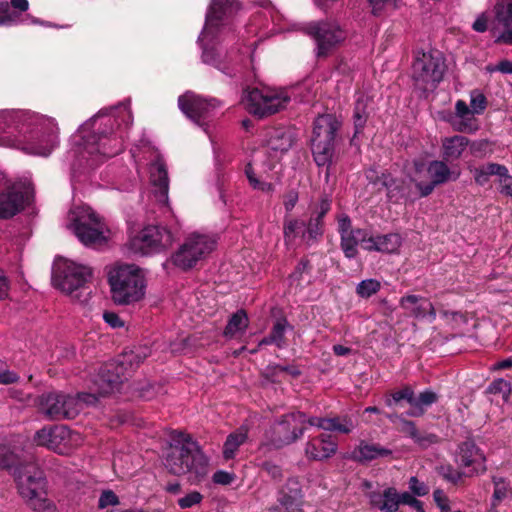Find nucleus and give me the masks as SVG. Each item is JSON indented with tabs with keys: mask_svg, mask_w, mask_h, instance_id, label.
Segmentation results:
<instances>
[{
	"mask_svg": "<svg viewBox=\"0 0 512 512\" xmlns=\"http://www.w3.org/2000/svg\"><path fill=\"white\" fill-rule=\"evenodd\" d=\"M258 5L260 10L251 15L243 31L236 35L234 14L240 8L239 2L211 0L197 39L205 64L233 76L247 62L253 66L261 41L294 28L269 0H259Z\"/></svg>",
	"mask_w": 512,
	"mask_h": 512,
	"instance_id": "obj_1",
	"label": "nucleus"
},
{
	"mask_svg": "<svg viewBox=\"0 0 512 512\" xmlns=\"http://www.w3.org/2000/svg\"><path fill=\"white\" fill-rule=\"evenodd\" d=\"M133 123L131 101L101 109L84 122L71 136L67 160L75 173L80 169H93L123 150V134L114 126L128 128Z\"/></svg>",
	"mask_w": 512,
	"mask_h": 512,
	"instance_id": "obj_2",
	"label": "nucleus"
},
{
	"mask_svg": "<svg viewBox=\"0 0 512 512\" xmlns=\"http://www.w3.org/2000/svg\"><path fill=\"white\" fill-rule=\"evenodd\" d=\"M55 118L31 110H0V147L27 155L48 157L60 144Z\"/></svg>",
	"mask_w": 512,
	"mask_h": 512,
	"instance_id": "obj_3",
	"label": "nucleus"
},
{
	"mask_svg": "<svg viewBox=\"0 0 512 512\" xmlns=\"http://www.w3.org/2000/svg\"><path fill=\"white\" fill-rule=\"evenodd\" d=\"M164 464L174 475H188L192 484L201 482L209 473L208 457L189 434L181 431L171 433Z\"/></svg>",
	"mask_w": 512,
	"mask_h": 512,
	"instance_id": "obj_4",
	"label": "nucleus"
},
{
	"mask_svg": "<svg viewBox=\"0 0 512 512\" xmlns=\"http://www.w3.org/2000/svg\"><path fill=\"white\" fill-rule=\"evenodd\" d=\"M311 80L291 87H270L246 89L242 102L245 109L259 118L267 117L285 109L291 99L304 101L311 94Z\"/></svg>",
	"mask_w": 512,
	"mask_h": 512,
	"instance_id": "obj_5",
	"label": "nucleus"
},
{
	"mask_svg": "<svg viewBox=\"0 0 512 512\" xmlns=\"http://www.w3.org/2000/svg\"><path fill=\"white\" fill-rule=\"evenodd\" d=\"M111 299L120 306L141 302L146 295L145 272L134 264H118L108 272Z\"/></svg>",
	"mask_w": 512,
	"mask_h": 512,
	"instance_id": "obj_6",
	"label": "nucleus"
},
{
	"mask_svg": "<svg viewBox=\"0 0 512 512\" xmlns=\"http://www.w3.org/2000/svg\"><path fill=\"white\" fill-rule=\"evenodd\" d=\"M66 227L85 246L101 245L108 240L106 224L87 205H75L69 210Z\"/></svg>",
	"mask_w": 512,
	"mask_h": 512,
	"instance_id": "obj_7",
	"label": "nucleus"
},
{
	"mask_svg": "<svg viewBox=\"0 0 512 512\" xmlns=\"http://www.w3.org/2000/svg\"><path fill=\"white\" fill-rule=\"evenodd\" d=\"M19 493L35 512H58L56 504L46 496L43 471L35 464H27L14 471Z\"/></svg>",
	"mask_w": 512,
	"mask_h": 512,
	"instance_id": "obj_8",
	"label": "nucleus"
},
{
	"mask_svg": "<svg viewBox=\"0 0 512 512\" xmlns=\"http://www.w3.org/2000/svg\"><path fill=\"white\" fill-rule=\"evenodd\" d=\"M92 276L90 267L69 259L58 258L54 262L52 271L53 286L72 299L84 302L81 296L88 295L86 283Z\"/></svg>",
	"mask_w": 512,
	"mask_h": 512,
	"instance_id": "obj_9",
	"label": "nucleus"
},
{
	"mask_svg": "<svg viewBox=\"0 0 512 512\" xmlns=\"http://www.w3.org/2000/svg\"><path fill=\"white\" fill-rule=\"evenodd\" d=\"M98 401L95 393H79L76 396L62 392L44 393L39 398V410L49 419H72L86 406Z\"/></svg>",
	"mask_w": 512,
	"mask_h": 512,
	"instance_id": "obj_10",
	"label": "nucleus"
},
{
	"mask_svg": "<svg viewBox=\"0 0 512 512\" xmlns=\"http://www.w3.org/2000/svg\"><path fill=\"white\" fill-rule=\"evenodd\" d=\"M145 358V353L139 350H130L122 355L119 362L106 364L94 379L98 394L104 396L119 391L126 380L124 370L127 368L125 366L129 365L133 370L134 366H138Z\"/></svg>",
	"mask_w": 512,
	"mask_h": 512,
	"instance_id": "obj_11",
	"label": "nucleus"
},
{
	"mask_svg": "<svg viewBox=\"0 0 512 512\" xmlns=\"http://www.w3.org/2000/svg\"><path fill=\"white\" fill-rule=\"evenodd\" d=\"M340 127L338 119L331 114L319 115L314 121L311 150L318 166L331 162L334 153L336 132Z\"/></svg>",
	"mask_w": 512,
	"mask_h": 512,
	"instance_id": "obj_12",
	"label": "nucleus"
},
{
	"mask_svg": "<svg viewBox=\"0 0 512 512\" xmlns=\"http://www.w3.org/2000/svg\"><path fill=\"white\" fill-rule=\"evenodd\" d=\"M292 145V139L290 135L283 131H276L274 136H270L267 142V149L257 150L252 159L247 163L245 167V175L250 185L257 190L269 192L272 190V185L262 181L263 174L267 172L266 164L264 163V157L268 150H272L275 153H283L287 151Z\"/></svg>",
	"mask_w": 512,
	"mask_h": 512,
	"instance_id": "obj_13",
	"label": "nucleus"
},
{
	"mask_svg": "<svg viewBox=\"0 0 512 512\" xmlns=\"http://www.w3.org/2000/svg\"><path fill=\"white\" fill-rule=\"evenodd\" d=\"M213 235L194 232L189 234L178 250L172 254L170 261L182 270L191 269L198 261L204 259L216 247Z\"/></svg>",
	"mask_w": 512,
	"mask_h": 512,
	"instance_id": "obj_14",
	"label": "nucleus"
},
{
	"mask_svg": "<svg viewBox=\"0 0 512 512\" xmlns=\"http://www.w3.org/2000/svg\"><path fill=\"white\" fill-rule=\"evenodd\" d=\"M445 69L440 51L419 52L413 63V78L423 90L433 89L443 79Z\"/></svg>",
	"mask_w": 512,
	"mask_h": 512,
	"instance_id": "obj_15",
	"label": "nucleus"
},
{
	"mask_svg": "<svg viewBox=\"0 0 512 512\" xmlns=\"http://www.w3.org/2000/svg\"><path fill=\"white\" fill-rule=\"evenodd\" d=\"M174 242V236L166 227L145 226L130 240V248L137 254L148 256L167 250Z\"/></svg>",
	"mask_w": 512,
	"mask_h": 512,
	"instance_id": "obj_16",
	"label": "nucleus"
},
{
	"mask_svg": "<svg viewBox=\"0 0 512 512\" xmlns=\"http://www.w3.org/2000/svg\"><path fill=\"white\" fill-rule=\"evenodd\" d=\"M34 442L58 454H69L73 449L82 444L83 438L77 431H73L63 425H56L44 427L37 431L34 436Z\"/></svg>",
	"mask_w": 512,
	"mask_h": 512,
	"instance_id": "obj_17",
	"label": "nucleus"
},
{
	"mask_svg": "<svg viewBox=\"0 0 512 512\" xmlns=\"http://www.w3.org/2000/svg\"><path fill=\"white\" fill-rule=\"evenodd\" d=\"M410 180L415 183L421 197L430 195L437 185L451 179L452 173L443 161H432L426 167L423 162L415 161Z\"/></svg>",
	"mask_w": 512,
	"mask_h": 512,
	"instance_id": "obj_18",
	"label": "nucleus"
},
{
	"mask_svg": "<svg viewBox=\"0 0 512 512\" xmlns=\"http://www.w3.org/2000/svg\"><path fill=\"white\" fill-rule=\"evenodd\" d=\"M181 112L209 135L208 123L216 115L220 102L214 98L206 99L193 92H186L178 98Z\"/></svg>",
	"mask_w": 512,
	"mask_h": 512,
	"instance_id": "obj_19",
	"label": "nucleus"
},
{
	"mask_svg": "<svg viewBox=\"0 0 512 512\" xmlns=\"http://www.w3.org/2000/svg\"><path fill=\"white\" fill-rule=\"evenodd\" d=\"M306 33L315 42L318 58L330 55L345 39V31L336 22H313L307 25Z\"/></svg>",
	"mask_w": 512,
	"mask_h": 512,
	"instance_id": "obj_20",
	"label": "nucleus"
},
{
	"mask_svg": "<svg viewBox=\"0 0 512 512\" xmlns=\"http://www.w3.org/2000/svg\"><path fill=\"white\" fill-rule=\"evenodd\" d=\"M308 419L306 414L300 411L282 416L273 427L274 446L280 448L300 439L304 434Z\"/></svg>",
	"mask_w": 512,
	"mask_h": 512,
	"instance_id": "obj_21",
	"label": "nucleus"
},
{
	"mask_svg": "<svg viewBox=\"0 0 512 512\" xmlns=\"http://www.w3.org/2000/svg\"><path fill=\"white\" fill-rule=\"evenodd\" d=\"M29 188L22 183L5 187L0 193V219H10L30 202Z\"/></svg>",
	"mask_w": 512,
	"mask_h": 512,
	"instance_id": "obj_22",
	"label": "nucleus"
},
{
	"mask_svg": "<svg viewBox=\"0 0 512 512\" xmlns=\"http://www.w3.org/2000/svg\"><path fill=\"white\" fill-rule=\"evenodd\" d=\"M455 462L459 467L467 469L468 477L483 474L487 470L484 452L471 440L458 446Z\"/></svg>",
	"mask_w": 512,
	"mask_h": 512,
	"instance_id": "obj_23",
	"label": "nucleus"
},
{
	"mask_svg": "<svg viewBox=\"0 0 512 512\" xmlns=\"http://www.w3.org/2000/svg\"><path fill=\"white\" fill-rule=\"evenodd\" d=\"M439 118L448 123L453 130L473 134L479 129L478 120L464 100H457L454 111L446 110L439 113Z\"/></svg>",
	"mask_w": 512,
	"mask_h": 512,
	"instance_id": "obj_24",
	"label": "nucleus"
},
{
	"mask_svg": "<svg viewBox=\"0 0 512 512\" xmlns=\"http://www.w3.org/2000/svg\"><path fill=\"white\" fill-rule=\"evenodd\" d=\"M151 192L155 201L165 207L167 211L173 214L169 204V177L166 164L161 156H157L151 163L150 168Z\"/></svg>",
	"mask_w": 512,
	"mask_h": 512,
	"instance_id": "obj_25",
	"label": "nucleus"
},
{
	"mask_svg": "<svg viewBox=\"0 0 512 512\" xmlns=\"http://www.w3.org/2000/svg\"><path fill=\"white\" fill-rule=\"evenodd\" d=\"M496 42L512 44V0H498L493 26Z\"/></svg>",
	"mask_w": 512,
	"mask_h": 512,
	"instance_id": "obj_26",
	"label": "nucleus"
},
{
	"mask_svg": "<svg viewBox=\"0 0 512 512\" xmlns=\"http://www.w3.org/2000/svg\"><path fill=\"white\" fill-rule=\"evenodd\" d=\"M278 502L286 512H302L303 494L298 478L287 479L279 492Z\"/></svg>",
	"mask_w": 512,
	"mask_h": 512,
	"instance_id": "obj_27",
	"label": "nucleus"
},
{
	"mask_svg": "<svg viewBox=\"0 0 512 512\" xmlns=\"http://www.w3.org/2000/svg\"><path fill=\"white\" fill-rule=\"evenodd\" d=\"M305 456L309 460L322 461L333 456L337 451V443L331 436L321 434L310 438L305 445Z\"/></svg>",
	"mask_w": 512,
	"mask_h": 512,
	"instance_id": "obj_28",
	"label": "nucleus"
},
{
	"mask_svg": "<svg viewBox=\"0 0 512 512\" xmlns=\"http://www.w3.org/2000/svg\"><path fill=\"white\" fill-rule=\"evenodd\" d=\"M400 305L417 319H427L430 323L436 319V308L428 299L421 296H404L400 300Z\"/></svg>",
	"mask_w": 512,
	"mask_h": 512,
	"instance_id": "obj_29",
	"label": "nucleus"
},
{
	"mask_svg": "<svg viewBox=\"0 0 512 512\" xmlns=\"http://www.w3.org/2000/svg\"><path fill=\"white\" fill-rule=\"evenodd\" d=\"M367 497L372 508L382 512H398L399 492L394 487L371 491L367 494Z\"/></svg>",
	"mask_w": 512,
	"mask_h": 512,
	"instance_id": "obj_30",
	"label": "nucleus"
},
{
	"mask_svg": "<svg viewBox=\"0 0 512 512\" xmlns=\"http://www.w3.org/2000/svg\"><path fill=\"white\" fill-rule=\"evenodd\" d=\"M28 0L0 1V26H12L23 22L22 14L28 10Z\"/></svg>",
	"mask_w": 512,
	"mask_h": 512,
	"instance_id": "obj_31",
	"label": "nucleus"
},
{
	"mask_svg": "<svg viewBox=\"0 0 512 512\" xmlns=\"http://www.w3.org/2000/svg\"><path fill=\"white\" fill-rule=\"evenodd\" d=\"M308 425L325 431L338 432L342 434H349L355 428V423L349 416L334 418L309 417Z\"/></svg>",
	"mask_w": 512,
	"mask_h": 512,
	"instance_id": "obj_32",
	"label": "nucleus"
},
{
	"mask_svg": "<svg viewBox=\"0 0 512 512\" xmlns=\"http://www.w3.org/2000/svg\"><path fill=\"white\" fill-rule=\"evenodd\" d=\"M402 244V238L398 233H390L380 236H369L365 241L364 249L383 253H395Z\"/></svg>",
	"mask_w": 512,
	"mask_h": 512,
	"instance_id": "obj_33",
	"label": "nucleus"
},
{
	"mask_svg": "<svg viewBox=\"0 0 512 512\" xmlns=\"http://www.w3.org/2000/svg\"><path fill=\"white\" fill-rule=\"evenodd\" d=\"M368 240V234L363 229H355V232L341 236V248L347 258H355L358 253V244L362 243L364 248L365 241Z\"/></svg>",
	"mask_w": 512,
	"mask_h": 512,
	"instance_id": "obj_34",
	"label": "nucleus"
},
{
	"mask_svg": "<svg viewBox=\"0 0 512 512\" xmlns=\"http://www.w3.org/2000/svg\"><path fill=\"white\" fill-rule=\"evenodd\" d=\"M391 454L389 449L377 444H369L361 441L359 446L353 451L352 456L358 461H370L380 457H386Z\"/></svg>",
	"mask_w": 512,
	"mask_h": 512,
	"instance_id": "obj_35",
	"label": "nucleus"
},
{
	"mask_svg": "<svg viewBox=\"0 0 512 512\" xmlns=\"http://www.w3.org/2000/svg\"><path fill=\"white\" fill-rule=\"evenodd\" d=\"M468 139L461 135L445 138L442 141L443 156L446 160L458 159L468 146Z\"/></svg>",
	"mask_w": 512,
	"mask_h": 512,
	"instance_id": "obj_36",
	"label": "nucleus"
},
{
	"mask_svg": "<svg viewBox=\"0 0 512 512\" xmlns=\"http://www.w3.org/2000/svg\"><path fill=\"white\" fill-rule=\"evenodd\" d=\"M247 429L244 427L230 433L223 445V457L225 460L233 459L241 445L247 440Z\"/></svg>",
	"mask_w": 512,
	"mask_h": 512,
	"instance_id": "obj_37",
	"label": "nucleus"
},
{
	"mask_svg": "<svg viewBox=\"0 0 512 512\" xmlns=\"http://www.w3.org/2000/svg\"><path fill=\"white\" fill-rule=\"evenodd\" d=\"M369 98L364 94H359L354 108V126L355 133L353 138L351 139L352 145H357L356 138L357 135L362 131L368 117L367 106H368Z\"/></svg>",
	"mask_w": 512,
	"mask_h": 512,
	"instance_id": "obj_38",
	"label": "nucleus"
},
{
	"mask_svg": "<svg viewBox=\"0 0 512 512\" xmlns=\"http://www.w3.org/2000/svg\"><path fill=\"white\" fill-rule=\"evenodd\" d=\"M249 320L244 310H238L229 319L224 335L227 338H234L235 336L245 332L248 327Z\"/></svg>",
	"mask_w": 512,
	"mask_h": 512,
	"instance_id": "obj_39",
	"label": "nucleus"
},
{
	"mask_svg": "<svg viewBox=\"0 0 512 512\" xmlns=\"http://www.w3.org/2000/svg\"><path fill=\"white\" fill-rule=\"evenodd\" d=\"M284 238L288 245L296 244L297 239L305 241V224L297 219H286L284 222Z\"/></svg>",
	"mask_w": 512,
	"mask_h": 512,
	"instance_id": "obj_40",
	"label": "nucleus"
},
{
	"mask_svg": "<svg viewBox=\"0 0 512 512\" xmlns=\"http://www.w3.org/2000/svg\"><path fill=\"white\" fill-rule=\"evenodd\" d=\"M437 399V394L432 390H425L418 396L414 395L412 409L408 412V415L421 416L424 413L425 408L435 403Z\"/></svg>",
	"mask_w": 512,
	"mask_h": 512,
	"instance_id": "obj_41",
	"label": "nucleus"
},
{
	"mask_svg": "<svg viewBox=\"0 0 512 512\" xmlns=\"http://www.w3.org/2000/svg\"><path fill=\"white\" fill-rule=\"evenodd\" d=\"M492 482L494 485V492L492 495V508H495L501 501L508 498L511 493L512 489L510 486V482L501 476H493Z\"/></svg>",
	"mask_w": 512,
	"mask_h": 512,
	"instance_id": "obj_42",
	"label": "nucleus"
},
{
	"mask_svg": "<svg viewBox=\"0 0 512 512\" xmlns=\"http://www.w3.org/2000/svg\"><path fill=\"white\" fill-rule=\"evenodd\" d=\"M288 327V323L285 319L278 320L270 333V335L263 339L261 344H276L279 348L283 347L285 344L284 335L286 329Z\"/></svg>",
	"mask_w": 512,
	"mask_h": 512,
	"instance_id": "obj_43",
	"label": "nucleus"
},
{
	"mask_svg": "<svg viewBox=\"0 0 512 512\" xmlns=\"http://www.w3.org/2000/svg\"><path fill=\"white\" fill-rule=\"evenodd\" d=\"M381 288V283L376 279L362 280L356 287V293L361 298H369L376 294Z\"/></svg>",
	"mask_w": 512,
	"mask_h": 512,
	"instance_id": "obj_44",
	"label": "nucleus"
},
{
	"mask_svg": "<svg viewBox=\"0 0 512 512\" xmlns=\"http://www.w3.org/2000/svg\"><path fill=\"white\" fill-rule=\"evenodd\" d=\"M438 473L448 482L452 484L459 483L462 478L466 475V472H461L450 464L440 465L438 468Z\"/></svg>",
	"mask_w": 512,
	"mask_h": 512,
	"instance_id": "obj_45",
	"label": "nucleus"
},
{
	"mask_svg": "<svg viewBox=\"0 0 512 512\" xmlns=\"http://www.w3.org/2000/svg\"><path fill=\"white\" fill-rule=\"evenodd\" d=\"M487 107V99L485 95L475 89L470 92V110L475 115H481Z\"/></svg>",
	"mask_w": 512,
	"mask_h": 512,
	"instance_id": "obj_46",
	"label": "nucleus"
},
{
	"mask_svg": "<svg viewBox=\"0 0 512 512\" xmlns=\"http://www.w3.org/2000/svg\"><path fill=\"white\" fill-rule=\"evenodd\" d=\"M488 390L490 393L501 395L504 401H508L511 392V384L507 380L499 378L489 385Z\"/></svg>",
	"mask_w": 512,
	"mask_h": 512,
	"instance_id": "obj_47",
	"label": "nucleus"
},
{
	"mask_svg": "<svg viewBox=\"0 0 512 512\" xmlns=\"http://www.w3.org/2000/svg\"><path fill=\"white\" fill-rule=\"evenodd\" d=\"M401 400H406L411 406L414 401V391L410 387H405L402 390L396 391L391 395V398L386 400L388 406L398 403Z\"/></svg>",
	"mask_w": 512,
	"mask_h": 512,
	"instance_id": "obj_48",
	"label": "nucleus"
},
{
	"mask_svg": "<svg viewBox=\"0 0 512 512\" xmlns=\"http://www.w3.org/2000/svg\"><path fill=\"white\" fill-rule=\"evenodd\" d=\"M203 500V495L198 491H192L183 497L179 498L177 503L180 508L188 509L193 506L199 505Z\"/></svg>",
	"mask_w": 512,
	"mask_h": 512,
	"instance_id": "obj_49",
	"label": "nucleus"
},
{
	"mask_svg": "<svg viewBox=\"0 0 512 512\" xmlns=\"http://www.w3.org/2000/svg\"><path fill=\"white\" fill-rule=\"evenodd\" d=\"M120 503L119 497L114 491L107 489L103 490L98 500V508L105 509L109 506H117Z\"/></svg>",
	"mask_w": 512,
	"mask_h": 512,
	"instance_id": "obj_50",
	"label": "nucleus"
},
{
	"mask_svg": "<svg viewBox=\"0 0 512 512\" xmlns=\"http://www.w3.org/2000/svg\"><path fill=\"white\" fill-rule=\"evenodd\" d=\"M405 430L409 434V436L420 445H425L426 443H432L435 441V435H429L428 437H421L416 426L413 422L405 423Z\"/></svg>",
	"mask_w": 512,
	"mask_h": 512,
	"instance_id": "obj_51",
	"label": "nucleus"
},
{
	"mask_svg": "<svg viewBox=\"0 0 512 512\" xmlns=\"http://www.w3.org/2000/svg\"><path fill=\"white\" fill-rule=\"evenodd\" d=\"M439 315L447 323H451L452 327H458V326L466 323V317L460 312L439 310Z\"/></svg>",
	"mask_w": 512,
	"mask_h": 512,
	"instance_id": "obj_52",
	"label": "nucleus"
},
{
	"mask_svg": "<svg viewBox=\"0 0 512 512\" xmlns=\"http://www.w3.org/2000/svg\"><path fill=\"white\" fill-rule=\"evenodd\" d=\"M371 12L375 16L383 15L393 5V0H368Z\"/></svg>",
	"mask_w": 512,
	"mask_h": 512,
	"instance_id": "obj_53",
	"label": "nucleus"
},
{
	"mask_svg": "<svg viewBox=\"0 0 512 512\" xmlns=\"http://www.w3.org/2000/svg\"><path fill=\"white\" fill-rule=\"evenodd\" d=\"M409 489L415 496H425L429 492L428 486L418 480L417 477L413 476L409 479Z\"/></svg>",
	"mask_w": 512,
	"mask_h": 512,
	"instance_id": "obj_54",
	"label": "nucleus"
},
{
	"mask_svg": "<svg viewBox=\"0 0 512 512\" xmlns=\"http://www.w3.org/2000/svg\"><path fill=\"white\" fill-rule=\"evenodd\" d=\"M337 222L340 236L355 232V229L352 228V222L348 215L344 213L339 214L337 217Z\"/></svg>",
	"mask_w": 512,
	"mask_h": 512,
	"instance_id": "obj_55",
	"label": "nucleus"
},
{
	"mask_svg": "<svg viewBox=\"0 0 512 512\" xmlns=\"http://www.w3.org/2000/svg\"><path fill=\"white\" fill-rule=\"evenodd\" d=\"M103 320L112 329L123 328L125 325L124 321L119 317V315L112 311H105L103 313Z\"/></svg>",
	"mask_w": 512,
	"mask_h": 512,
	"instance_id": "obj_56",
	"label": "nucleus"
},
{
	"mask_svg": "<svg viewBox=\"0 0 512 512\" xmlns=\"http://www.w3.org/2000/svg\"><path fill=\"white\" fill-rule=\"evenodd\" d=\"M433 499L442 512H448L450 510L449 499L441 489H437L433 492Z\"/></svg>",
	"mask_w": 512,
	"mask_h": 512,
	"instance_id": "obj_57",
	"label": "nucleus"
},
{
	"mask_svg": "<svg viewBox=\"0 0 512 512\" xmlns=\"http://www.w3.org/2000/svg\"><path fill=\"white\" fill-rule=\"evenodd\" d=\"M483 166L490 177L497 176L498 179H501L503 176H506V173L508 172V169L504 165L497 163H488Z\"/></svg>",
	"mask_w": 512,
	"mask_h": 512,
	"instance_id": "obj_58",
	"label": "nucleus"
},
{
	"mask_svg": "<svg viewBox=\"0 0 512 512\" xmlns=\"http://www.w3.org/2000/svg\"><path fill=\"white\" fill-rule=\"evenodd\" d=\"M235 479V475L233 473L218 470L213 474V482L220 485H229Z\"/></svg>",
	"mask_w": 512,
	"mask_h": 512,
	"instance_id": "obj_59",
	"label": "nucleus"
},
{
	"mask_svg": "<svg viewBox=\"0 0 512 512\" xmlns=\"http://www.w3.org/2000/svg\"><path fill=\"white\" fill-rule=\"evenodd\" d=\"M400 504L408 505L413 509L420 508V506L423 505V503L418 500L414 494L412 495L409 492H399V505Z\"/></svg>",
	"mask_w": 512,
	"mask_h": 512,
	"instance_id": "obj_60",
	"label": "nucleus"
},
{
	"mask_svg": "<svg viewBox=\"0 0 512 512\" xmlns=\"http://www.w3.org/2000/svg\"><path fill=\"white\" fill-rule=\"evenodd\" d=\"M306 239L305 241L309 243L310 241H314L317 239L319 235H321V222L316 221L315 223H310L309 226L305 227Z\"/></svg>",
	"mask_w": 512,
	"mask_h": 512,
	"instance_id": "obj_61",
	"label": "nucleus"
},
{
	"mask_svg": "<svg viewBox=\"0 0 512 512\" xmlns=\"http://www.w3.org/2000/svg\"><path fill=\"white\" fill-rule=\"evenodd\" d=\"M498 182L500 185V193L512 199V175H509V172H507L506 176L498 179Z\"/></svg>",
	"mask_w": 512,
	"mask_h": 512,
	"instance_id": "obj_62",
	"label": "nucleus"
},
{
	"mask_svg": "<svg viewBox=\"0 0 512 512\" xmlns=\"http://www.w3.org/2000/svg\"><path fill=\"white\" fill-rule=\"evenodd\" d=\"M487 71L490 73L501 72L504 74H512V61L503 60L496 65L487 66Z\"/></svg>",
	"mask_w": 512,
	"mask_h": 512,
	"instance_id": "obj_63",
	"label": "nucleus"
},
{
	"mask_svg": "<svg viewBox=\"0 0 512 512\" xmlns=\"http://www.w3.org/2000/svg\"><path fill=\"white\" fill-rule=\"evenodd\" d=\"M354 65L347 60H340L338 65L336 66L335 73L338 75H343V77L348 80L351 79V73L353 72Z\"/></svg>",
	"mask_w": 512,
	"mask_h": 512,
	"instance_id": "obj_64",
	"label": "nucleus"
}]
</instances>
